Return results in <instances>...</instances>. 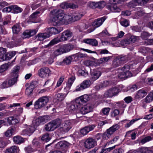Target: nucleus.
Masks as SVG:
<instances>
[{
  "mask_svg": "<svg viewBox=\"0 0 153 153\" xmlns=\"http://www.w3.org/2000/svg\"><path fill=\"white\" fill-rule=\"evenodd\" d=\"M50 13L53 16L52 21L54 26L68 25L70 23L69 15L65 14L62 10L54 9Z\"/></svg>",
  "mask_w": 153,
  "mask_h": 153,
  "instance_id": "obj_1",
  "label": "nucleus"
},
{
  "mask_svg": "<svg viewBox=\"0 0 153 153\" xmlns=\"http://www.w3.org/2000/svg\"><path fill=\"white\" fill-rule=\"evenodd\" d=\"M71 123L69 120L64 121L60 123L59 127L57 131L60 134H64L68 132L71 128Z\"/></svg>",
  "mask_w": 153,
  "mask_h": 153,
  "instance_id": "obj_2",
  "label": "nucleus"
},
{
  "mask_svg": "<svg viewBox=\"0 0 153 153\" xmlns=\"http://www.w3.org/2000/svg\"><path fill=\"white\" fill-rule=\"evenodd\" d=\"M61 123V120L56 119L46 124L45 126V128L48 131H53L59 127Z\"/></svg>",
  "mask_w": 153,
  "mask_h": 153,
  "instance_id": "obj_3",
  "label": "nucleus"
},
{
  "mask_svg": "<svg viewBox=\"0 0 153 153\" xmlns=\"http://www.w3.org/2000/svg\"><path fill=\"white\" fill-rule=\"evenodd\" d=\"M50 98V97L48 96L40 97L34 104L35 108L39 109L46 105L49 102Z\"/></svg>",
  "mask_w": 153,
  "mask_h": 153,
  "instance_id": "obj_4",
  "label": "nucleus"
},
{
  "mask_svg": "<svg viewBox=\"0 0 153 153\" xmlns=\"http://www.w3.org/2000/svg\"><path fill=\"white\" fill-rule=\"evenodd\" d=\"M19 69L20 67L19 66H16L15 68H14L10 74V79L8 81V84L10 86H12L16 83L18 77V72Z\"/></svg>",
  "mask_w": 153,
  "mask_h": 153,
  "instance_id": "obj_5",
  "label": "nucleus"
},
{
  "mask_svg": "<svg viewBox=\"0 0 153 153\" xmlns=\"http://www.w3.org/2000/svg\"><path fill=\"white\" fill-rule=\"evenodd\" d=\"M120 128V126L117 124L114 125L107 129L106 132L104 133L102 135V138L104 139H109L111 135Z\"/></svg>",
  "mask_w": 153,
  "mask_h": 153,
  "instance_id": "obj_6",
  "label": "nucleus"
},
{
  "mask_svg": "<svg viewBox=\"0 0 153 153\" xmlns=\"http://www.w3.org/2000/svg\"><path fill=\"white\" fill-rule=\"evenodd\" d=\"M25 129L21 132L20 134L21 135H25L29 136L32 134L35 130V128L33 125L27 126L25 125Z\"/></svg>",
  "mask_w": 153,
  "mask_h": 153,
  "instance_id": "obj_7",
  "label": "nucleus"
},
{
  "mask_svg": "<svg viewBox=\"0 0 153 153\" xmlns=\"http://www.w3.org/2000/svg\"><path fill=\"white\" fill-rule=\"evenodd\" d=\"M50 72L51 71L48 68L44 67L38 70V74L40 77L44 78L48 76Z\"/></svg>",
  "mask_w": 153,
  "mask_h": 153,
  "instance_id": "obj_8",
  "label": "nucleus"
},
{
  "mask_svg": "<svg viewBox=\"0 0 153 153\" xmlns=\"http://www.w3.org/2000/svg\"><path fill=\"white\" fill-rule=\"evenodd\" d=\"M85 147L90 149L93 148L97 145L96 140L92 137H89L87 139L84 143Z\"/></svg>",
  "mask_w": 153,
  "mask_h": 153,
  "instance_id": "obj_9",
  "label": "nucleus"
},
{
  "mask_svg": "<svg viewBox=\"0 0 153 153\" xmlns=\"http://www.w3.org/2000/svg\"><path fill=\"white\" fill-rule=\"evenodd\" d=\"M73 33L70 30H67L62 33L61 36L59 39V41H65L68 40L72 36Z\"/></svg>",
  "mask_w": 153,
  "mask_h": 153,
  "instance_id": "obj_10",
  "label": "nucleus"
},
{
  "mask_svg": "<svg viewBox=\"0 0 153 153\" xmlns=\"http://www.w3.org/2000/svg\"><path fill=\"white\" fill-rule=\"evenodd\" d=\"M119 92V89L117 88L114 87L106 91L104 95L105 97H112L117 94Z\"/></svg>",
  "mask_w": 153,
  "mask_h": 153,
  "instance_id": "obj_11",
  "label": "nucleus"
},
{
  "mask_svg": "<svg viewBox=\"0 0 153 153\" xmlns=\"http://www.w3.org/2000/svg\"><path fill=\"white\" fill-rule=\"evenodd\" d=\"M91 84V82L90 80L84 81L80 85L77 86L76 91H79L83 90L89 87Z\"/></svg>",
  "mask_w": 153,
  "mask_h": 153,
  "instance_id": "obj_12",
  "label": "nucleus"
},
{
  "mask_svg": "<svg viewBox=\"0 0 153 153\" xmlns=\"http://www.w3.org/2000/svg\"><path fill=\"white\" fill-rule=\"evenodd\" d=\"M88 98V96L86 95L81 96L76 99L74 103L78 105V106H79V108H80V106L81 105L85 103L88 100L87 98Z\"/></svg>",
  "mask_w": 153,
  "mask_h": 153,
  "instance_id": "obj_13",
  "label": "nucleus"
},
{
  "mask_svg": "<svg viewBox=\"0 0 153 153\" xmlns=\"http://www.w3.org/2000/svg\"><path fill=\"white\" fill-rule=\"evenodd\" d=\"M16 54L15 51L9 52L8 53L6 52L3 55L0 57V61H3L8 60L13 57Z\"/></svg>",
  "mask_w": 153,
  "mask_h": 153,
  "instance_id": "obj_14",
  "label": "nucleus"
},
{
  "mask_svg": "<svg viewBox=\"0 0 153 153\" xmlns=\"http://www.w3.org/2000/svg\"><path fill=\"white\" fill-rule=\"evenodd\" d=\"M105 19L106 18L104 16L94 20L92 24L94 29L101 25Z\"/></svg>",
  "mask_w": 153,
  "mask_h": 153,
  "instance_id": "obj_15",
  "label": "nucleus"
},
{
  "mask_svg": "<svg viewBox=\"0 0 153 153\" xmlns=\"http://www.w3.org/2000/svg\"><path fill=\"white\" fill-rule=\"evenodd\" d=\"M60 7L63 9H67L68 8L74 9L77 8L78 6L74 3H68L63 2L60 4Z\"/></svg>",
  "mask_w": 153,
  "mask_h": 153,
  "instance_id": "obj_16",
  "label": "nucleus"
},
{
  "mask_svg": "<svg viewBox=\"0 0 153 153\" xmlns=\"http://www.w3.org/2000/svg\"><path fill=\"white\" fill-rule=\"evenodd\" d=\"M36 33V31L35 30H26L23 33V38H29L35 35Z\"/></svg>",
  "mask_w": 153,
  "mask_h": 153,
  "instance_id": "obj_17",
  "label": "nucleus"
},
{
  "mask_svg": "<svg viewBox=\"0 0 153 153\" xmlns=\"http://www.w3.org/2000/svg\"><path fill=\"white\" fill-rule=\"evenodd\" d=\"M60 48L61 51L63 53L68 52L72 49L73 48V46L72 45L65 44L62 45Z\"/></svg>",
  "mask_w": 153,
  "mask_h": 153,
  "instance_id": "obj_18",
  "label": "nucleus"
},
{
  "mask_svg": "<svg viewBox=\"0 0 153 153\" xmlns=\"http://www.w3.org/2000/svg\"><path fill=\"white\" fill-rule=\"evenodd\" d=\"M69 145V143L65 141H60L56 144L55 147L56 149H62L68 147Z\"/></svg>",
  "mask_w": 153,
  "mask_h": 153,
  "instance_id": "obj_19",
  "label": "nucleus"
},
{
  "mask_svg": "<svg viewBox=\"0 0 153 153\" xmlns=\"http://www.w3.org/2000/svg\"><path fill=\"white\" fill-rule=\"evenodd\" d=\"M63 30V27H59L56 28L55 27H51L49 28V34H56L60 33Z\"/></svg>",
  "mask_w": 153,
  "mask_h": 153,
  "instance_id": "obj_20",
  "label": "nucleus"
},
{
  "mask_svg": "<svg viewBox=\"0 0 153 153\" xmlns=\"http://www.w3.org/2000/svg\"><path fill=\"white\" fill-rule=\"evenodd\" d=\"M136 40V37L134 36H130L124 39L123 42L125 44L128 45L134 42Z\"/></svg>",
  "mask_w": 153,
  "mask_h": 153,
  "instance_id": "obj_21",
  "label": "nucleus"
},
{
  "mask_svg": "<svg viewBox=\"0 0 153 153\" xmlns=\"http://www.w3.org/2000/svg\"><path fill=\"white\" fill-rule=\"evenodd\" d=\"M147 94V92L146 90L142 89L137 92L135 96V97L137 99L142 98L145 96Z\"/></svg>",
  "mask_w": 153,
  "mask_h": 153,
  "instance_id": "obj_22",
  "label": "nucleus"
},
{
  "mask_svg": "<svg viewBox=\"0 0 153 153\" xmlns=\"http://www.w3.org/2000/svg\"><path fill=\"white\" fill-rule=\"evenodd\" d=\"M19 151V147L16 146H13L7 149L5 153H18Z\"/></svg>",
  "mask_w": 153,
  "mask_h": 153,
  "instance_id": "obj_23",
  "label": "nucleus"
},
{
  "mask_svg": "<svg viewBox=\"0 0 153 153\" xmlns=\"http://www.w3.org/2000/svg\"><path fill=\"white\" fill-rule=\"evenodd\" d=\"M50 36V34L47 33H41L38 34L36 37L38 40L41 41L49 37Z\"/></svg>",
  "mask_w": 153,
  "mask_h": 153,
  "instance_id": "obj_24",
  "label": "nucleus"
},
{
  "mask_svg": "<svg viewBox=\"0 0 153 153\" xmlns=\"http://www.w3.org/2000/svg\"><path fill=\"white\" fill-rule=\"evenodd\" d=\"M83 42L94 46H97L98 44L97 41L95 39H86L83 40Z\"/></svg>",
  "mask_w": 153,
  "mask_h": 153,
  "instance_id": "obj_25",
  "label": "nucleus"
},
{
  "mask_svg": "<svg viewBox=\"0 0 153 153\" xmlns=\"http://www.w3.org/2000/svg\"><path fill=\"white\" fill-rule=\"evenodd\" d=\"M82 16V14H76L72 16L69 15V19L70 23L71 22H74L75 21L78 20L80 19Z\"/></svg>",
  "mask_w": 153,
  "mask_h": 153,
  "instance_id": "obj_26",
  "label": "nucleus"
},
{
  "mask_svg": "<svg viewBox=\"0 0 153 153\" xmlns=\"http://www.w3.org/2000/svg\"><path fill=\"white\" fill-rule=\"evenodd\" d=\"M106 7L108 10L113 12H119L121 11V9L116 4L113 5H107Z\"/></svg>",
  "mask_w": 153,
  "mask_h": 153,
  "instance_id": "obj_27",
  "label": "nucleus"
},
{
  "mask_svg": "<svg viewBox=\"0 0 153 153\" xmlns=\"http://www.w3.org/2000/svg\"><path fill=\"white\" fill-rule=\"evenodd\" d=\"M92 110V108L91 106H84L82 108L80 112L82 114H85L90 112Z\"/></svg>",
  "mask_w": 153,
  "mask_h": 153,
  "instance_id": "obj_28",
  "label": "nucleus"
},
{
  "mask_svg": "<svg viewBox=\"0 0 153 153\" xmlns=\"http://www.w3.org/2000/svg\"><path fill=\"white\" fill-rule=\"evenodd\" d=\"M132 76V74L131 72L124 73L122 71L120 72L119 74L118 75L119 78L122 79L123 78H126Z\"/></svg>",
  "mask_w": 153,
  "mask_h": 153,
  "instance_id": "obj_29",
  "label": "nucleus"
},
{
  "mask_svg": "<svg viewBox=\"0 0 153 153\" xmlns=\"http://www.w3.org/2000/svg\"><path fill=\"white\" fill-rule=\"evenodd\" d=\"M7 122L10 125H15L19 123V120L13 117H10L7 119Z\"/></svg>",
  "mask_w": 153,
  "mask_h": 153,
  "instance_id": "obj_30",
  "label": "nucleus"
},
{
  "mask_svg": "<svg viewBox=\"0 0 153 153\" xmlns=\"http://www.w3.org/2000/svg\"><path fill=\"white\" fill-rule=\"evenodd\" d=\"M13 140L14 143L16 144H20L23 143L25 141L23 138L19 136L14 137Z\"/></svg>",
  "mask_w": 153,
  "mask_h": 153,
  "instance_id": "obj_31",
  "label": "nucleus"
},
{
  "mask_svg": "<svg viewBox=\"0 0 153 153\" xmlns=\"http://www.w3.org/2000/svg\"><path fill=\"white\" fill-rule=\"evenodd\" d=\"M101 75V73L99 71H94L91 72V79L94 81L98 79Z\"/></svg>",
  "mask_w": 153,
  "mask_h": 153,
  "instance_id": "obj_32",
  "label": "nucleus"
},
{
  "mask_svg": "<svg viewBox=\"0 0 153 153\" xmlns=\"http://www.w3.org/2000/svg\"><path fill=\"white\" fill-rule=\"evenodd\" d=\"M20 103H14L13 104H10L9 106L7 105H5L2 103L0 104V110L1 111L3 110L6 107H8V108H12L13 107H16L17 106H20Z\"/></svg>",
  "mask_w": 153,
  "mask_h": 153,
  "instance_id": "obj_33",
  "label": "nucleus"
},
{
  "mask_svg": "<svg viewBox=\"0 0 153 153\" xmlns=\"http://www.w3.org/2000/svg\"><path fill=\"white\" fill-rule=\"evenodd\" d=\"M139 152L140 153H153L151 148L146 147L140 148L139 149Z\"/></svg>",
  "mask_w": 153,
  "mask_h": 153,
  "instance_id": "obj_34",
  "label": "nucleus"
},
{
  "mask_svg": "<svg viewBox=\"0 0 153 153\" xmlns=\"http://www.w3.org/2000/svg\"><path fill=\"white\" fill-rule=\"evenodd\" d=\"M23 9L22 8L18 7L17 5H13V9L12 13L17 14L22 12Z\"/></svg>",
  "mask_w": 153,
  "mask_h": 153,
  "instance_id": "obj_35",
  "label": "nucleus"
},
{
  "mask_svg": "<svg viewBox=\"0 0 153 153\" xmlns=\"http://www.w3.org/2000/svg\"><path fill=\"white\" fill-rule=\"evenodd\" d=\"M117 57L119 60L121 64H124L127 62L128 60V58L127 56H119Z\"/></svg>",
  "mask_w": 153,
  "mask_h": 153,
  "instance_id": "obj_36",
  "label": "nucleus"
},
{
  "mask_svg": "<svg viewBox=\"0 0 153 153\" xmlns=\"http://www.w3.org/2000/svg\"><path fill=\"white\" fill-rule=\"evenodd\" d=\"M153 100V91L150 92L145 99V102L146 103H149Z\"/></svg>",
  "mask_w": 153,
  "mask_h": 153,
  "instance_id": "obj_37",
  "label": "nucleus"
},
{
  "mask_svg": "<svg viewBox=\"0 0 153 153\" xmlns=\"http://www.w3.org/2000/svg\"><path fill=\"white\" fill-rule=\"evenodd\" d=\"M152 34V33H149L147 32H143L142 33L141 35V37L143 39L146 40V41L145 42H147V43L149 42L147 41V40L148 39H147V38L150 36H151Z\"/></svg>",
  "mask_w": 153,
  "mask_h": 153,
  "instance_id": "obj_38",
  "label": "nucleus"
},
{
  "mask_svg": "<svg viewBox=\"0 0 153 153\" xmlns=\"http://www.w3.org/2000/svg\"><path fill=\"white\" fill-rule=\"evenodd\" d=\"M121 65L119 60L117 57L113 60L112 66V68H115Z\"/></svg>",
  "mask_w": 153,
  "mask_h": 153,
  "instance_id": "obj_39",
  "label": "nucleus"
},
{
  "mask_svg": "<svg viewBox=\"0 0 153 153\" xmlns=\"http://www.w3.org/2000/svg\"><path fill=\"white\" fill-rule=\"evenodd\" d=\"M13 33H14L17 34L20 30V26L16 25H14L12 27Z\"/></svg>",
  "mask_w": 153,
  "mask_h": 153,
  "instance_id": "obj_40",
  "label": "nucleus"
},
{
  "mask_svg": "<svg viewBox=\"0 0 153 153\" xmlns=\"http://www.w3.org/2000/svg\"><path fill=\"white\" fill-rule=\"evenodd\" d=\"M15 131V129L13 128H11L10 129L7 130L5 133V135L8 137H10L12 136L13 132Z\"/></svg>",
  "mask_w": 153,
  "mask_h": 153,
  "instance_id": "obj_41",
  "label": "nucleus"
},
{
  "mask_svg": "<svg viewBox=\"0 0 153 153\" xmlns=\"http://www.w3.org/2000/svg\"><path fill=\"white\" fill-rule=\"evenodd\" d=\"M135 3H137L140 5H143L146 4L148 1L149 0H133Z\"/></svg>",
  "mask_w": 153,
  "mask_h": 153,
  "instance_id": "obj_42",
  "label": "nucleus"
},
{
  "mask_svg": "<svg viewBox=\"0 0 153 153\" xmlns=\"http://www.w3.org/2000/svg\"><path fill=\"white\" fill-rule=\"evenodd\" d=\"M51 139L50 137L49 136V134L48 133H46L43 134L41 138V140L45 142H48Z\"/></svg>",
  "mask_w": 153,
  "mask_h": 153,
  "instance_id": "obj_43",
  "label": "nucleus"
},
{
  "mask_svg": "<svg viewBox=\"0 0 153 153\" xmlns=\"http://www.w3.org/2000/svg\"><path fill=\"white\" fill-rule=\"evenodd\" d=\"M75 79L74 76H72L70 77L68 80L67 87L70 88Z\"/></svg>",
  "mask_w": 153,
  "mask_h": 153,
  "instance_id": "obj_44",
  "label": "nucleus"
},
{
  "mask_svg": "<svg viewBox=\"0 0 153 153\" xmlns=\"http://www.w3.org/2000/svg\"><path fill=\"white\" fill-rule=\"evenodd\" d=\"M9 65L7 63L4 64L0 66V73H2L8 68Z\"/></svg>",
  "mask_w": 153,
  "mask_h": 153,
  "instance_id": "obj_45",
  "label": "nucleus"
},
{
  "mask_svg": "<svg viewBox=\"0 0 153 153\" xmlns=\"http://www.w3.org/2000/svg\"><path fill=\"white\" fill-rule=\"evenodd\" d=\"M74 103L73 104H71L70 106L69 107L68 109L70 111H74L76 109L79 108V106Z\"/></svg>",
  "mask_w": 153,
  "mask_h": 153,
  "instance_id": "obj_46",
  "label": "nucleus"
},
{
  "mask_svg": "<svg viewBox=\"0 0 153 153\" xmlns=\"http://www.w3.org/2000/svg\"><path fill=\"white\" fill-rule=\"evenodd\" d=\"M115 146H114L113 147H109L107 149H102L100 153H108L114 149L115 148Z\"/></svg>",
  "mask_w": 153,
  "mask_h": 153,
  "instance_id": "obj_47",
  "label": "nucleus"
},
{
  "mask_svg": "<svg viewBox=\"0 0 153 153\" xmlns=\"http://www.w3.org/2000/svg\"><path fill=\"white\" fill-rule=\"evenodd\" d=\"M97 8L99 9L103 8L106 4V3L104 1L97 2Z\"/></svg>",
  "mask_w": 153,
  "mask_h": 153,
  "instance_id": "obj_48",
  "label": "nucleus"
},
{
  "mask_svg": "<svg viewBox=\"0 0 153 153\" xmlns=\"http://www.w3.org/2000/svg\"><path fill=\"white\" fill-rule=\"evenodd\" d=\"M130 69V66L127 65H125L121 68V71L124 73L131 72L129 71Z\"/></svg>",
  "mask_w": 153,
  "mask_h": 153,
  "instance_id": "obj_49",
  "label": "nucleus"
},
{
  "mask_svg": "<svg viewBox=\"0 0 153 153\" xmlns=\"http://www.w3.org/2000/svg\"><path fill=\"white\" fill-rule=\"evenodd\" d=\"M57 100L62 101L63 100L66 96V94L62 93H58L57 94Z\"/></svg>",
  "mask_w": 153,
  "mask_h": 153,
  "instance_id": "obj_50",
  "label": "nucleus"
},
{
  "mask_svg": "<svg viewBox=\"0 0 153 153\" xmlns=\"http://www.w3.org/2000/svg\"><path fill=\"white\" fill-rule=\"evenodd\" d=\"M142 80L144 83L147 84H150L153 82V79L152 78L145 77Z\"/></svg>",
  "mask_w": 153,
  "mask_h": 153,
  "instance_id": "obj_51",
  "label": "nucleus"
},
{
  "mask_svg": "<svg viewBox=\"0 0 153 153\" xmlns=\"http://www.w3.org/2000/svg\"><path fill=\"white\" fill-rule=\"evenodd\" d=\"M13 5H11L7 7L4 8L3 9V11L4 12H11L12 13V10L13 9Z\"/></svg>",
  "mask_w": 153,
  "mask_h": 153,
  "instance_id": "obj_52",
  "label": "nucleus"
},
{
  "mask_svg": "<svg viewBox=\"0 0 153 153\" xmlns=\"http://www.w3.org/2000/svg\"><path fill=\"white\" fill-rule=\"evenodd\" d=\"M72 60V57L71 56H69L66 57L63 60V62L66 65L69 64L71 62Z\"/></svg>",
  "mask_w": 153,
  "mask_h": 153,
  "instance_id": "obj_53",
  "label": "nucleus"
},
{
  "mask_svg": "<svg viewBox=\"0 0 153 153\" xmlns=\"http://www.w3.org/2000/svg\"><path fill=\"white\" fill-rule=\"evenodd\" d=\"M152 140V137L150 136L146 137L141 140V143L142 144H144L146 142Z\"/></svg>",
  "mask_w": 153,
  "mask_h": 153,
  "instance_id": "obj_54",
  "label": "nucleus"
},
{
  "mask_svg": "<svg viewBox=\"0 0 153 153\" xmlns=\"http://www.w3.org/2000/svg\"><path fill=\"white\" fill-rule=\"evenodd\" d=\"M33 89L31 88L30 87H28L26 89L25 94L27 96H30L32 93Z\"/></svg>",
  "mask_w": 153,
  "mask_h": 153,
  "instance_id": "obj_55",
  "label": "nucleus"
},
{
  "mask_svg": "<svg viewBox=\"0 0 153 153\" xmlns=\"http://www.w3.org/2000/svg\"><path fill=\"white\" fill-rule=\"evenodd\" d=\"M111 58L110 56L101 58L99 59V61L100 63H102L104 62H107Z\"/></svg>",
  "mask_w": 153,
  "mask_h": 153,
  "instance_id": "obj_56",
  "label": "nucleus"
},
{
  "mask_svg": "<svg viewBox=\"0 0 153 153\" xmlns=\"http://www.w3.org/2000/svg\"><path fill=\"white\" fill-rule=\"evenodd\" d=\"M58 42V41L56 40V39H54L51 41L49 44L47 45H45L44 47V48H47L49 47L51 45H53L56 43Z\"/></svg>",
  "mask_w": 153,
  "mask_h": 153,
  "instance_id": "obj_57",
  "label": "nucleus"
},
{
  "mask_svg": "<svg viewBox=\"0 0 153 153\" xmlns=\"http://www.w3.org/2000/svg\"><path fill=\"white\" fill-rule=\"evenodd\" d=\"M62 53V52L61 51L60 48L55 51L53 53V58L56 56Z\"/></svg>",
  "mask_w": 153,
  "mask_h": 153,
  "instance_id": "obj_58",
  "label": "nucleus"
},
{
  "mask_svg": "<svg viewBox=\"0 0 153 153\" xmlns=\"http://www.w3.org/2000/svg\"><path fill=\"white\" fill-rule=\"evenodd\" d=\"M40 13L39 11H36L35 12L33 13L30 16V19H34L37 18L38 16V14Z\"/></svg>",
  "mask_w": 153,
  "mask_h": 153,
  "instance_id": "obj_59",
  "label": "nucleus"
},
{
  "mask_svg": "<svg viewBox=\"0 0 153 153\" xmlns=\"http://www.w3.org/2000/svg\"><path fill=\"white\" fill-rule=\"evenodd\" d=\"M96 126V125L94 124L89 125L85 126L88 132L93 130Z\"/></svg>",
  "mask_w": 153,
  "mask_h": 153,
  "instance_id": "obj_60",
  "label": "nucleus"
},
{
  "mask_svg": "<svg viewBox=\"0 0 153 153\" xmlns=\"http://www.w3.org/2000/svg\"><path fill=\"white\" fill-rule=\"evenodd\" d=\"M110 109L109 108H105L102 109V112L104 115H107Z\"/></svg>",
  "mask_w": 153,
  "mask_h": 153,
  "instance_id": "obj_61",
  "label": "nucleus"
},
{
  "mask_svg": "<svg viewBox=\"0 0 153 153\" xmlns=\"http://www.w3.org/2000/svg\"><path fill=\"white\" fill-rule=\"evenodd\" d=\"M89 7L93 9L97 8V2H91L89 3Z\"/></svg>",
  "mask_w": 153,
  "mask_h": 153,
  "instance_id": "obj_62",
  "label": "nucleus"
},
{
  "mask_svg": "<svg viewBox=\"0 0 153 153\" xmlns=\"http://www.w3.org/2000/svg\"><path fill=\"white\" fill-rule=\"evenodd\" d=\"M1 87L2 88H7L9 87L10 86L8 84V83L7 81H4L2 84L1 85Z\"/></svg>",
  "mask_w": 153,
  "mask_h": 153,
  "instance_id": "obj_63",
  "label": "nucleus"
},
{
  "mask_svg": "<svg viewBox=\"0 0 153 153\" xmlns=\"http://www.w3.org/2000/svg\"><path fill=\"white\" fill-rule=\"evenodd\" d=\"M32 143L36 147H39L41 145V143L36 139H33Z\"/></svg>",
  "mask_w": 153,
  "mask_h": 153,
  "instance_id": "obj_64",
  "label": "nucleus"
}]
</instances>
